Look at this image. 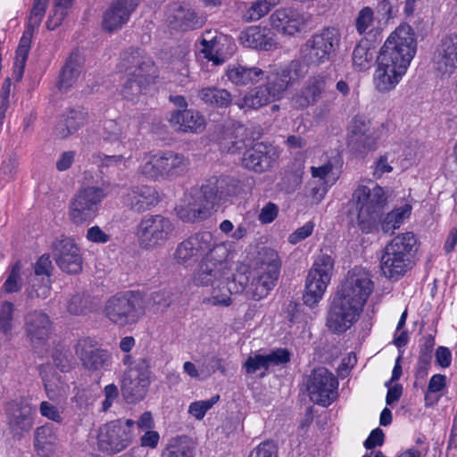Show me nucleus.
I'll use <instances>...</instances> for the list:
<instances>
[{"label": "nucleus", "mask_w": 457, "mask_h": 457, "mask_svg": "<svg viewBox=\"0 0 457 457\" xmlns=\"http://www.w3.org/2000/svg\"><path fill=\"white\" fill-rule=\"evenodd\" d=\"M373 291L367 270L355 267L350 270L336 293L327 316L326 325L335 334L344 333L355 323Z\"/></svg>", "instance_id": "f257e3e1"}, {"label": "nucleus", "mask_w": 457, "mask_h": 457, "mask_svg": "<svg viewBox=\"0 0 457 457\" xmlns=\"http://www.w3.org/2000/svg\"><path fill=\"white\" fill-rule=\"evenodd\" d=\"M417 50L413 29L407 24L397 27L385 41L378 57L374 84L379 92L394 89L406 73Z\"/></svg>", "instance_id": "f03ea898"}, {"label": "nucleus", "mask_w": 457, "mask_h": 457, "mask_svg": "<svg viewBox=\"0 0 457 457\" xmlns=\"http://www.w3.org/2000/svg\"><path fill=\"white\" fill-rule=\"evenodd\" d=\"M387 197L383 187L359 185L349 202L348 217L364 233H370L380 220Z\"/></svg>", "instance_id": "7ed1b4c3"}, {"label": "nucleus", "mask_w": 457, "mask_h": 457, "mask_svg": "<svg viewBox=\"0 0 457 457\" xmlns=\"http://www.w3.org/2000/svg\"><path fill=\"white\" fill-rule=\"evenodd\" d=\"M416 242L414 234L406 232L395 237L386 245L380 258V269L386 278L398 279L411 269Z\"/></svg>", "instance_id": "20e7f679"}, {"label": "nucleus", "mask_w": 457, "mask_h": 457, "mask_svg": "<svg viewBox=\"0 0 457 457\" xmlns=\"http://www.w3.org/2000/svg\"><path fill=\"white\" fill-rule=\"evenodd\" d=\"M190 167V160L171 150L147 154L140 166L141 174L152 180L173 179L183 176Z\"/></svg>", "instance_id": "39448f33"}, {"label": "nucleus", "mask_w": 457, "mask_h": 457, "mask_svg": "<svg viewBox=\"0 0 457 457\" xmlns=\"http://www.w3.org/2000/svg\"><path fill=\"white\" fill-rule=\"evenodd\" d=\"M340 41V32L334 27H328L314 33L301 46L302 62L310 68H318L331 62L337 55Z\"/></svg>", "instance_id": "423d86ee"}, {"label": "nucleus", "mask_w": 457, "mask_h": 457, "mask_svg": "<svg viewBox=\"0 0 457 457\" xmlns=\"http://www.w3.org/2000/svg\"><path fill=\"white\" fill-rule=\"evenodd\" d=\"M146 300L140 292L127 291L111 296L104 304V316L120 327L135 324L145 314Z\"/></svg>", "instance_id": "0eeeda50"}, {"label": "nucleus", "mask_w": 457, "mask_h": 457, "mask_svg": "<svg viewBox=\"0 0 457 457\" xmlns=\"http://www.w3.org/2000/svg\"><path fill=\"white\" fill-rule=\"evenodd\" d=\"M109 184L84 186L78 189L69 203V219L76 225L91 221L109 194Z\"/></svg>", "instance_id": "6e6552de"}, {"label": "nucleus", "mask_w": 457, "mask_h": 457, "mask_svg": "<svg viewBox=\"0 0 457 457\" xmlns=\"http://www.w3.org/2000/svg\"><path fill=\"white\" fill-rule=\"evenodd\" d=\"M230 247L227 243H220L212 255L200 261L198 268L193 277L194 283L197 286L212 287L224 283L228 279L230 273Z\"/></svg>", "instance_id": "1a4fd4ad"}, {"label": "nucleus", "mask_w": 457, "mask_h": 457, "mask_svg": "<svg viewBox=\"0 0 457 457\" xmlns=\"http://www.w3.org/2000/svg\"><path fill=\"white\" fill-rule=\"evenodd\" d=\"M175 230L173 222L167 217L155 214L143 217L137 227L139 246L154 250L165 245Z\"/></svg>", "instance_id": "9d476101"}, {"label": "nucleus", "mask_w": 457, "mask_h": 457, "mask_svg": "<svg viewBox=\"0 0 457 457\" xmlns=\"http://www.w3.org/2000/svg\"><path fill=\"white\" fill-rule=\"evenodd\" d=\"M334 270V259L327 253H320L315 260L306 278L303 303L312 307L320 302L330 281Z\"/></svg>", "instance_id": "9b49d317"}, {"label": "nucleus", "mask_w": 457, "mask_h": 457, "mask_svg": "<svg viewBox=\"0 0 457 457\" xmlns=\"http://www.w3.org/2000/svg\"><path fill=\"white\" fill-rule=\"evenodd\" d=\"M219 244L215 242L211 232H197L180 242L173 256L179 264L192 265L198 260L208 259Z\"/></svg>", "instance_id": "f8f14e48"}, {"label": "nucleus", "mask_w": 457, "mask_h": 457, "mask_svg": "<svg viewBox=\"0 0 457 457\" xmlns=\"http://www.w3.org/2000/svg\"><path fill=\"white\" fill-rule=\"evenodd\" d=\"M150 367L145 358H139L133 367L126 369L121 378L120 390L128 403L141 401L150 386Z\"/></svg>", "instance_id": "ddd939ff"}, {"label": "nucleus", "mask_w": 457, "mask_h": 457, "mask_svg": "<svg viewBox=\"0 0 457 457\" xmlns=\"http://www.w3.org/2000/svg\"><path fill=\"white\" fill-rule=\"evenodd\" d=\"M310 399L317 404L328 406L337 396L338 381L326 368L312 370L307 380Z\"/></svg>", "instance_id": "4468645a"}, {"label": "nucleus", "mask_w": 457, "mask_h": 457, "mask_svg": "<svg viewBox=\"0 0 457 457\" xmlns=\"http://www.w3.org/2000/svg\"><path fill=\"white\" fill-rule=\"evenodd\" d=\"M306 74L300 60H292L284 66L273 70L266 76L265 86L276 100L281 99L287 89Z\"/></svg>", "instance_id": "2eb2a0df"}, {"label": "nucleus", "mask_w": 457, "mask_h": 457, "mask_svg": "<svg viewBox=\"0 0 457 457\" xmlns=\"http://www.w3.org/2000/svg\"><path fill=\"white\" fill-rule=\"evenodd\" d=\"M51 254L57 266L69 274H78L82 270V255L74 239L60 236L51 244Z\"/></svg>", "instance_id": "dca6fc26"}, {"label": "nucleus", "mask_w": 457, "mask_h": 457, "mask_svg": "<svg viewBox=\"0 0 457 457\" xmlns=\"http://www.w3.org/2000/svg\"><path fill=\"white\" fill-rule=\"evenodd\" d=\"M378 136L370 120L361 116L353 118L348 127L347 145L358 155L367 154L377 146Z\"/></svg>", "instance_id": "f3484780"}, {"label": "nucleus", "mask_w": 457, "mask_h": 457, "mask_svg": "<svg viewBox=\"0 0 457 457\" xmlns=\"http://www.w3.org/2000/svg\"><path fill=\"white\" fill-rule=\"evenodd\" d=\"M134 123L132 119L127 117L106 120L101 136L103 147L106 151L117 152L122 148H136V143L128 138Z\"/></svg>", "instance_id": "a211bd4d"}, {"label": "nucleus", "mask_w": 457, "mask_h": 457, "mask_svg": "<svg viewBox=\"0 0 457 457\" xmlns=\"http://www.w3.org/2000/svg\"><path fill=\"white\" fill-rule=\"evenodd\" d=\"M131 433L121 420L102 425L98 429L97 445L100 451L115 454L131 444Z\"/></svg>", "instance_id": "6ab92c4d"}, {"label": "nucleus", "mask_w": 457, "mask_h": 457, "mask_svg": "<svg viewBox=\"0 0 457 457\" xmlns=\"http://www.w3.org/2000/svg\"><path fill=\"white\" fill-rule=\"evenodd\" d=\"M206 17L199 14L188 4L174 3L167 8L166 23L168 27L176 31H189L202 28Z\"/></svg>", "instance_id": "aec40b11"}, {"label": "nucleus", "mask_w": 457, "mask_h": 457, "mask_svg": "<svg viewBox=\"0 0 457 457\" xmlns=\"http://www.w3.org/2000/svg\"><path fill=\"white\" fill-rule=\"evenodd\" d=\"M97 342L90 337L78 340L75 353L85 369L90 371L107 370L112 364L108 351L96 347Z\"/></svg>", "instance_id": "412c9836"}, {"label": "nucleus", "mask_w": 457, "mask_h": 457, "mask_svg": "<svg viewBox=\"0 0 457 457\" xmlns=\"http://www.w3.org/2000/svg\"><path fill=\"white\" fill-rule=\"evenodd\" d=\"M211 30L204 33L200 41L201 52L204 58L216 65H220L230 59L237 51V46L231 37L225 35L212 36Z\"/></svg>", "instance_id": "4be33fe9"}, {"label": "nucleus", "mask_w": 457, "mask_h": 457, "mask_svg": "<svg viewBox=\"0 0 457 457\" xmlns=\"http://www.w3.org/2000/svg\"><path fill=\"white\" fill-rule=\"evenodd\" d=\"M204 196L212 206L220 204L236 196L239 191V181L229 176L212 177L201 187Z\"/></svg>", "instance_id": "5701e85b"}, {"label": "nucleus", "mask_w": 457, "mask_h": 457, "mask_svg": "<svg viewBox=\"0 0 457 457\" xmlns=\"http://www.w3.org/2000/svg\"><path fill=\"white\" fill-rule=\"evenodd\" d=\"M121 72L128 76H137L147 81L153 79L155 72L154 62L138 48H130L121 54L118 64Z\"/></svg>", "instance_id": "b1692460"}, {"label": "nucleus", "mask_w": 457, "mask_h": 457, "mask_svg": "<svg viewBox=\"0 0 457 457\" xmlns=\"http://www.w3.org/2000/svg\"><path fill=\"white\" fill-rule=\"evenodd\" d=\"M328 85V76L320 72L311 76L304 86L292 98L295 108L303 110L322 98Z\"/></svg>", "instance_id": "393cba45"}, {"label": "nucleus", "mask_w": 457, "mask_h": 457, "mask_svg": "<svg viewBox=\"0 0 457 457\" xmlns=\"http://www.w3.org/2000/svg\"><path fill=\"white\" fill-rule=\"evenodd\" d=\"M140 0H112L103 15V29L112 32L126 24Z\"/></svg>", "instance_id": "a878e982"}, {"label": "nucleus", "mask_w": 457, "mask_h": 457, "mask_svg": "<svg viewBox=\"0 0 457 457\" xmlns=\"http://www.w3.org/2000/svg\"><path fill=\"white\" fill-rule=\"evenodd\" d=\"M277 158L276 150L270 145L261 142L254 144L244 153L242 164L247 170L262 173L269 170Z\"/></svg>", "instance_id": "bb28decb"}, {"label": "nucleus", "mask_w": 457, "mask_h": 457, "mask_svg": "<svg viewBox=\"0 0 457 457\" xmlns=\"http://www.w3.org/2000/svg\"><path fill=\"white\" fill-rule=\"evenodd\" d=\"M269 21L273 29L287 36L300 33L306 26L303 15L292 8L277 9L270 14Z\"/></svg>", "instance_id": "cd10ccee"}, {"label": "nucleus", "mask_w": 457, "mask_h": 457, "mask_svg": "<svg viewBox=\"0 0 457 457\" xmlns=\"http://www.w3.org/2000/svg\"><path fill=\"white\" fill-rule=\"evenodd\" d=\"M211 207L201 189L186 195L183 204L177 208V214L182 221L195 223L207 219Z\"/></svg>", "instance_id": "c85d7f7f"}, {"label": "nucleus", "mask_w": 457, "mask_h": 457, "mask_svg": "<svg viewBox=\"0 0 457 457\" xmlns=\"http://www.w3.org/2000/svg\"><path fill=\"white\" fill-rule=\"evenodd\" d=\"M24 329L29 342L34 347L46 342L51 333V321L42 311H32L24 317Z\"/></svg>", "instance_id": "c756f323"}, {"label": "nucleus", "mask_w": 457, "mask_h": 457, "mask_svg": "<svg viewBox=\"0 0 457 457\" xmlns=\"http://www.w3.org/2000/svg\"><path fill=\"white\" fill-rule=\"evenodd\" d=\"M239 41L244 46L257 50L270 51L277 47L274 32L265 26L246 28L241 31Z\"/></svg>", "instance_id": "7c9ffc66"}, {"label": "nucleus", "mask_w": 457, "mask_h": 457, "mask_svg": "<svg viewBox=\"0 0 457 457\" xmlns=\"http://www.w3.org/2000/svg\"><path fill=\"white\" fill-rule=\"evenodd\" d=\"M437 71L452 74L457 69V31L445 36L434 57Z\"/></svg>", "instance_id": "2f4dec72"}, {"label": "nucleus", "mask_w": 457, "mask_h": 457, "mask_svg": "<svg viewBox=\"0 0 457 457\" xmlns=\"http://www.w3.org/2000/svg\"><path fill=\"white\" fill-rule=\"evenodd\" d=\"M88 120V113L82 107L66 110L57 120L54 131L60 138H67L85 126Z\"/></svg>", "instance_id": "473e14b6"}, {"label": "nucleus", "mask_w": 457, "mask_h": 457, "mask_svg": "<svg viewBox=\"0 0 457 457\" xmlns=\"http://www.w3.org/2000/svg\"><path fill=\"white\" fill-rule=\"evenodd\" d=\"M251 281L243 289L248 296L253 300H261L267 296L274 288L278 281V272H268L264 270H250Z\"/></svg>", "instance_id": "72a5a7b5"}, {"label": "nucleus", "mask_w": 457, "mask_h": 457, "mask_svg": "<svg viewBox=\"0 0 457 457\" xmlns=\"http://www.w3.org/2000/svg\"><path fill=\"white\" fill-rule=\"evenodd\" d=\"M159 201V194L155 188L145 185L131 187L125 196V204L137 212L150 210Z\"/></svg>", "instance_id": "f704fd0d"}, {"label": "nucleus", "mask_w": 457, "mask_h": 457, "mask_svg": "<svg viewBox=\"0 0 457 457\" xmlns=\"http://www.w3.org/2000/svg\"><path fill=\"white\" fill-rule=\"evenodd\" d=\"M169 122L177 130L182 132L199 133L202 132L205 127L203 115L191 109L171 112Z\"/></svg>", "instance_id": "c9c22d12"}, {"label": "nucleus", "mask_w": 457, "mask_h": 457, "mask_svg": "<svg viewBox=\"0 0 457 457\" xmlns=\"http://www.w3.org/2000/svg\"><path fill=\"white\" fill-rule=\"evenodd\" d=\"M225 74L232 84L246 86L260 81L264 72L259 67H247L239 63H232L227 67Z\"/></svg>", "instance_id": "e433bc0d"}, {"label": "nucleus", "mask_w": 457, "mask_h": 457, "mask_svg": "<svg viewBox=\"0 0 457 457\" xmlns=\"http://www.w3.org/2000/svg\"><path fill=\"white\" fill-rule=\"evenodd\" d=\"M36 413L37 409L32 405H17L9 415L12 431L21 437L23 432H28L32 428Z\"/></svg>", "instance_id": "4c0bfd02"}, {"label": "nucleus", "mask_w": 457, "mask_h": 457, "mask_svg": "<svg viewBox=\"0 0 457 457\" xmlns=\"http://www.w3.org/2000/svg\"><path fill=\"white\" fill-rule=\"evenodd\" d=\"M57 442L56 431L51 424H45L36 428L34 447L40 456L49 457L52 455L56 450Z\"/></svg>", "instance_id": "58836bf2"}, {"label": "nucleus", "mask_w": 457, "mask_h": 457, "mask_svg": "<svg viewBox=\"0 0 457 457\" xmlns=\"http://www.w3.org/2000/svg\"><path fill=\"white\" fill-rule=\"evenodd\" d=\"M82 64V56L78 52L71 53L60 75L61 90H67L76 84L81 74Z\"/></svg>", "instance_id": "ea45409f"}, {"label": "nucleus", "mask_w": 457, "mask_h": 457, "mask_svg": "<svg viewBox=\"0 0 457 457\" xmlns=\"http://www.w3.org/2000/svg\"><path fill=\"white\" fill-rule=\"evenodd\" d=\"M281 260L276 250L262 247L252 261L251 270L280 272Z\"/></svg>", "instance_id": "a19ab883"}, {"label": "nucleus", "mask_w": 457, "mask_h": 457, "mask_svg": "<svg viewBox=\"0 0 457 457\" xmlns=\"http://www.w3.org/2000/svg\"><path fill=\"white\" fill-rule=\"evenodd\" d=\"M275 101H277L276 98L272 96L265 84H263L249 91L243 99L237 103V105L240 109H259Z\"/></svg>", "instance_id": "79ce46f5"}, {"label": "nucleus", "mask_w": 457, "mask_h": 457, "mask_svg": "<svg viewBox=\"0 0 457 457\" xmlns=\"http://www.w3.org/2000/svg\"><path fill=\"white\" fill-rule=\"evenodd\" d=\"M198 97L213 108H228L232 103L230 92L218 87H207L198 91Z\"/></svg>", "instance_id": "37998d69"}, {"label": "nucleus", "mask_w": 457, "mask_h": 457, "mask_svg": "<svg viewBox=\"0 0 457 457\" xmlns=\"http://www.w3.org/2000/svg\"><path fill=\"white\" fill-rule=\"evenodd\" d=\"M36 29L37 28H31L27 24V27L17 47L14 62V72L16 74L17 79H21L23 75L24 68L31 46L34 30Z\"/></svg>", "instance_id": "c03bdc74"}, {"label": "nucleus", "mask_w": 457, "mask_h": 457, "mask_svg": "<svg viewBox=\"0 0 457 457\" xmlns=\"http://www.w3.org/2000/svg\"><path fill=\"white\" fill-rule=\"evenodd\" d=\"M99 306V301L86 293L73 295L68 302L67 310L72 315H87Z\"/></svg>", "instance_id": "a18cd8bd"}, {"label": "nucleus", "mask_w": 457, "mask_h": 457, "mask_svg": "<svg viewBox=\"0 0 457 457\" xmlns=\"http://www.w3.org/2000/svg\"><path fill=\"white\" fill-rule=\"evenodd\" d=\"M161 457H194V450L186 436H176L169 440Z\"/></svg>", "instance_id": "49530a36"}, {"label": "nucleus", "mask_w": 457, "mask_h": 457, "mask_svg": "<svg viewBox=\"0 0 457 457\" xmlns=\"http://www.w3.org/2000/svg\"><path fill=\"white\" fill-rule=\"evenodd\" d=\"M135 148H122L121 151H112V154H101L98 155L101 167H117L127 169L133 158Z\"/></svg>", "instance_id": "de8ad7c7"}, {"label": "nucleus", "mask_w": 457, "mask_h": 457, "mask_svg": "<svg viewBox=\"0 0 457 457\" xmlns=\"http://www.w3.org/2000/svg\"><path fill=\"white\" fill-rule=\"evenodd\" d=\"M72 0H52V9L46 22L49 30L61 26L71 8Z\"/></svg>", "instance_id": "09e8293b"}, {"label": "nucleus", "mask_w": 457, "mask_h": 457, "mask_svg": "<svg viewBox=\"0 0 457 457\" xmlns=\"http://www.w3.org/2000/svg\"><path fill=\"white\" fill-rule=\"evenodd\" d=\"M374 51L368 40H361L353 51V64L358 71L370 68L374 58Z\"/></svg>", "instance_id": "8fccbe9b"}, {"label": "nucleus", "mask_w": 457, "mask_h": 457, "mask_svg": "<svg viewBox=\"0 0 457 457\" xmlns=\"http://www.w3.org/2000/svg\"><path fill=\"white\" fill-rule=\"evenodd\" d=\"M411 207L409 204L395 209L388 212L382 220V230L385 233H392L395 229L400 228L404 220L409 218Z\"/></svg>", "instance_id": "3c124183"}, {"label": "nucleus", "mask_w": 457, "mask_h": 457, "mask_svg": "<svg viewBox=\"0 0 457 457\" xmlns=\"http://www.w3.org/2000/svg\"><path fill=\"white\" fill-rule=\"evenodd\" d=\"M280 0H256L245 10L243 20L246 22L255 21L264 17Z\"/></svg>", "instance_id": "603ef678"}, {"label": "nucleus", "mask_w": 457, "mask_h": 457, "mask_svg": "<svg viewBox=\"0 0 457 457\" xmlns=\"http://www.w3.org/2000/svg\"><path fill=\"white\" fill-rule=\"evenodd\" d=\"M228 279L219 283L212 287V295L207 299L212 305L228 306L231 304V289L228 287Z\"/></svg>", "instance_id": "864d4df0"}, {"label": "nucleus", "mask_w": 457, "mask_h": 457, "mask_svg": "<svg viewBox=\"0 0 457 457\" xmlns=\"http://www.w3.org/2000/svg\"><path fill=\"white\" fill-rule=\"evenodd\" d=\"M152 80L149 79L145 81L144 79L137 76H128L121 87V95L128 100H134L141 94L144 84H147Z\"/></svg>", "instance_id": "5fc2aeb1"}, {"label": "nucleus", "mask_w": 457, "mask_h": 457, "mask_svg": "<svg viewBox=\"0 0 457 457\" xmlns=\"http://www.w3.org/2000/svg\"><path fill=\"white\" fill-rule=\"evenodd\" d=\"M52 358L54 366L62 372H69L76 364L71 352L66 348L54 349Z\"/></svg>", "instance_id": "6e6d98bb"}, {"label": "nucleus", "mask_w": 457, "mask_h": 457, "mask_svg": "<svg viewBox=\"0 0 457 457\" xmlns=\"http://www.w3.org/2000/svg\"><path fill=\"white\" fill-rule=\"evenodd\" d=\"M172 302V294L170 290H160L150 295L146 306L149 305L154 312L166 310Z\"/></svg>", "instance_id": "4d7b16f0"}, {"label": "nucleus", "mask_w": 457, "mask_h": 457, "mask_svg": "<svg viewBox=\"0 0 457 457\" xmlns=\"http://www.w3.org/2000/svg\"><path fill=\"white\" fill-rule=\"evenodd\" d=\"M219 400L220 395H216L208 400L193 402L188 407V413L196 420H201L204 419L206 412L211 410Z\"/></svg>", "instance_id": "13d9d810"}, {"label": "nucleus", "mask_w": 457, "mask_h": 457, "mask_svg": "<svg viewBox=\"0 0 457 457\" xmlns=\"http://www.w3.org/2000/svg\"><path fill=\"white\" fill-rule=\"evenodd\" d=\"M48 0H33L28 19V25L31 28H38L46 11Z\"/></svg>", "instance_id": "bf43d9fd"}, {"label": "nucleus", "mask_w": 457, "mask_h": 457, "mask_svg": "<svg viewBox=\"0 0 457 457\" xmlns=\"http://www.w3.org/2000/svg\"><path fill=\"white\" fill-rule=\"evenodd\" d=\"M21 270V264L20 262H16L9 273L8 278L4 283L2 289L5 293H15L21 289V283L20 281V273Z\"/></svg>", "instance_id": "052dcab7"}, {"label": "nucleus", "mask_w": 457, "mask_h": 457, "mask_svg": "<svg viewBox=\"0 0 457 457\" xmlns=\"http://www.w3.org/2000/svg\"><path fill=\"white\" fill-rule=\"evenodd\" d=\"M373 10L369 6L363 7L358 12L355 19V27L360 35L367 33L370 27L373 24Z\"/></svg>", "instance_id": "680f3d73"}, {"label": "nucleus", "mask_w": 457, "mask_h": 457, "mask_svg": "<svg viewBox=\"0 0 457 457\" xmlns=\"http://www.w3.org/2000/svg\"><path fill=\"white\" fill-rule=\"evenodd\" d=\"M14 306L10 302H4L0 309V332L7 336L12 329V315Z\"/></svg>", "instance_id": "e2e57ef3"}, {"label": "nucleus", "mask_w": 457, "mask_h": 457, "mask_svg": "<svg viewBox=\"0 0 457 457\" xmlns=\"http://www.w3.org/2000/svg\"><path fill=\"white\" fill-rule=\"evenodd\" d=\"M269 367L266 355L262 354L249 356L244 364V368L248 374H253L262 369L267 370Z\"/></svg>", "instance_id": "0e129e2a"}, {"label": "nucleus", "mask_w": 457, "mask_h": 457, "mask_svg": "<svg viewBox=\"0 0 457 457\" xmlns=\"http://www.w3.org/2000/svg\"><path fill=\"white\" fill-rule=\"evenodd\" d=\"M248 457H278L277 446L271 441H264L253 448Z\"/></svg>", "instance_id": "69168bd1"}, {"label": "nucleus", "mask_w": 457, "mask_h": 457, "mask_svg": "<svg viewBox=\"0 0 457 457\" xmlns=\"http://www.w3.org/2000/svg\"><path fill=\"white\" fill-rule=\"evenodd\" d=\"M19 160L15 155H10L1 163L0 176L6 179H12L18 170Z\"/></svg>", "instance_id": "338daca9"}, {"label": "nucleus", "mask_w": 457, "mask_h": 457, "mask_svg": "<svg viewBox=\"0 0 457 457\" xmlns=\"http://www.w3.org/2000/svg\"><path fill=\"white\" fill-rule=\"evenodd\" d=\"M269 366L283 365L290 361V353L285 348H278L266 354Z\"/></svg>", "instance_id": "774afa93"}]
</instances>
